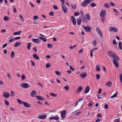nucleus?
Here are the masks:
<instances>
[{
    "mask_svg": "<svg viewBox=\"0 0 122 122\" xmlns=\"http://www.w3.org/2000/svg\"><path fill=\"white\" fill-rule=\"evenodd\" d=\"M108 55L112 57L114 59H117V61L119 60V58L117 56L116 54L111 51H109L108 52Z\"/></svg>",
    "mask_w": 122,
    "mask_h": 122,
    "instance_id": "nucleus-1",
    "label": "nucleus"
},
{
    "mask_svg": "<svg viewBox=\"0 0 122 122\" xmlns=\"http://www.w3.org/2000/svg\"><path fill=\"white\" fill-rule=\"evenodd\" d=\"M92 1V0H85L81 4V5L82 7L86 6Z\"/></svg>",
    "mask_w": 122,
    "mask_h": 122,
    "instance_id": "nucleus-2",
    "label": "nucleus"
},
{
    "mask_svg": "<svg viewBox=\"0 0 122 122\" xmlns=\"http://www.w3.org/2000/svg\"><path fill=\"white\" fill-rule=\"evenodd\" d=\"M84 19L83 20H84L86 23H87V20H90V17L89 15L88 14H86L85 16H83Z\"/></svg>",
    "mask_w": 122,
    "mask_h": 122,
    "instance_id": "nucleus-3",
    "label": "nucleus"
},
{
    "mask_svg": "<svg viewBox=\"0 0 122 122\" xmlns=\"http://www.w3.org/2000/svg\"><path fill=\"white\" fill-rule=\"evenodd\" d=\"M59 119V117L58 115H56L55 116H52L49 118V119L51 120H55L56 121H58Z\"/></svg>",
    "mask_w": 122,
    "mask_h": 122,
    "instance_id": "nucleus-4",
    "label": "nucleus"
},
{
    "mask_svg": "<svg viewBox=\"0 0 122 122\" xmlns=\"http://www.w3.org/2000/svg\"><path fill=\"white\" fill-rule=\"evenodd\" d=\"M82 26L84 29L87 32H89L91 31V28L88 26H85L84 25H83Z\"/></svg>",
    "mask_w": 122,
    "mask_h": 122,
    "instance_id": "nucleus-5",
    "label": "nucleus"
},
{
    "mask_svg": "<svg viewBox=\"0 0 122 122\" xmlns=\"http://www.w3.org/2000/svg\"><path fill=\"white\" fill-rule=\"evenodd\" d=\"M106 15V11L104 9L102 10L101 11L100 16H105Z\"/></svg>",
    "mask_w": 122,
    "mask_h": 122,
    "instance_id": "nucleus-6",
    "label": "nucleus"
},
{
    "mask_svg": "<svg viewBox=\"0 0 122 122\" xmlns=\"http://www.w3.org/2000/svg\"><path fill=\"white\" fill-rule=\"evenodd\" d=\"M87 73L86 71L80 73V76L82 78H84L87 76Z\"/></svg>",
    "mask_w": 122,
    "mask_h": 122,
    "instance_id": "nucleus-7",
    "label": "nucleus"
},
{
    "mask_svg": "<svg viewBox=\"0 0 122 122\" xmlns=\"http://www.w3.org/2000/svg\"><path fill=\"white\" fill-rule=\"evenodd\" d=\"M61 116L62 118H65L66 114V110H64L61 112Z\"/></svg>",
    "mask_w": 122,
    "mask_h": 122,
    "instance_id": "nucleus-8",
    "label": "nucleus"
},
{
    "mask_svg": "<svg viewBox=\"0 0 122 122\" xmlns=\"http://www.w3.org/2000/svg\"><path fill=\"white\" fill-rule=\"evenodd\" d=\"M109 30L111 32H112L113 31L116 32L117 31V29L115 27H110Z\"/></svg>",
    "mask_w": 122,
    "mask_h": 122,
    "instance_id": "nucleus-9",
    "label": "nucleus"
},
{
    "mask_svg": "<svg viewBox=\"0 0 122 122\" xmlns=\"http://www.w3.org/2000/svg\"><path fill=\"white\" fill-rule=\"evenodd\" d=\"M96 30L97 33L99 35V36L102 37V33L99 28L98 27H97L96 28Z\"/></svg>",
    "mask_w": 122,
    "mask_h": 122,
    "instance_id": "nucleus-10",
    "label": "nucleus"
},
{
    "mask_svg": "<svg viewBox=\"0 0 122 122\" xmlns=\"http://www.w3.org/2000/svg\"><path fill=\"white\" fill-rule=\"evenodd\" d=\"M21 86L23 88H27L29 87V85L26 83H23L21 85Z\"/></svg>",
    "mask_w": 122,
    "mask_h": 122,
    "instance_id": "nucleus-11",
    "label": "nucleus"
},
{
    "mask_svg": "<svg viewBox=\"0 0 122 122\" xmlns=\"http://www.w3.org/2000/svg\"><path fill=\"white\" fill-rule=\"evenodd\" d=\"M3 96L5 98H8L10 97V95L9 93L8 92H4Z\"/></svg>",
    "mask_w": 122,
    "mask_h": 122,
    "instance_id": "nucleus-12",
    "label": "nucleus"
},
{
    "mask_svg": "<svg viewBox=\"0 0 122 122\" xmlns=\"http://www.w3.org/2000/svg\"><path fill=\"white\" fill-rule=\"evenodd\" d=\"M61 6L62 8V10L64 13H66L67 12V9L66 7L64 4L61 5Z\"/></svg>",
    "mask_w": 122,
    "mask_h": 122,
    "instance_id": "nucleus-13",
    "label": "nucleus"
},
{
    "mask_svg": "<svg viewBox=\"0 0 122 122\" xmlns=\"http://www.w3.org/2000/svg\"><path fill=\"white\" fill-rule=\"evenodd\" d=\"M71 19L74 25H76V21L74 16H71Z\"/></svg>",
    "mask_w": 122,
    "mask_h": 122,
    "instance_id": "nucleus-14",
    "label": "nucleus"
},
{
    "mask_svg": "<svg viewBox=\"0 0 122 122\" xmlns=\"http://www.w3.org/2000/svg\"><path fill=\"white\" fill-rule=\"evenodd\" d=\"M117 59H114L113 60V62L115 66L116 67H118V62L117 61Z\"/></svg>",
    "mask_w": 122,
    "mask_h": 122,
    "instance_id": "nucleus-15",
    "label": "nucleus"
},
{
    "mask_svg": "<svg viewBox=\"0 0 122 122\" xmlns=\"http://www.w3.org/2000/svg\"><path fill=\"white\" fill-rule=\"evenodd\" d=\"M36 95V92L34 90L32 91L31 92L30 94L31 96L32 97H34Z\"/></svg>",
    "mask_w": 122,
    "mask_h": 122,
    "instance_id": "nucleus-16",
    "label": "nucleus"
},
{
    "mask_svg": "<svg viewBox=\"0 0 122 122\" xmlns=\"http://www.w3.org/2000/svg\"><path fill=\"white\" fill-rule=\"evenodd\" d=\"M32 41L34 43H40V40L38 39H33L32 40Z\"/></svg>",
    "mask_w": 122,
    "mask_h": 122,
    "instance_id": "nucleus-17",
    "label": "nucleus"
},
{
    "mask_svg": "<svg viewBox=\"0 0 122 122\" xmlns=\"http://www.w3.org/2000/svg\"><path fill=\"white\" fill-rule=\"evenodd\" d=\"M46 116L47 115L45 114L42 115H41L39 117H38V118L39 119H44L46 118Z\"/></svg>",
    "mask_w": 122,
    "mask_h": 122,
    "instance_id": "nucleus-18",
    "label": "nucleus"
},
{
    "mask_svg": "<svg viewBox=\"0 0 122 122\" xmlns=\"http://www.w3.org/2000/svg\"><path fill=\"white\" fill-rule=\"evenodd\" d=\"M23 105L25 107H30L31 106L30 104L25 102H24Z\"/></svg>",
    "mask_w": 122,
    "mask_h": 122,
    "instance_id": "nucleus-19",
    "label": "nucleus"
},
{
    "mask_svg": "<svg viewBox=\"0 0 122 122\" xmlns=\"http://www.w3.org/2000/svg\"><path fill=\"white\" fill-rule=\"evenodd\" d=\"M90 88L89 86H87L85 88L84 92L85 93H86L89 92L90 90Z\"/></svg>",
    "mask_w": 122,
    "mask_h": 122,
    "instance_id": "nucleus-20",
    "label": "nucleus"
},
{
    "mask_svg": "<svg viewBox=\"0 0 122 122\" xmlns=\"http://www.w3.org/2000/svg\"><path fill=\"white\" fill-rule=\"evenodd\" d=\"M82 89V87L81 86H80L78 88L77 90L76 91V92L78 93L81 91Z\"/></svg>",
    "mask_w": 122,
    "mask_h": 122,
    "instance_id": "nucleus-21",
    "label": "nucleus"
},
{
    "mask_svg": "<svg viewBox=\"0 0 122 122\" xmlns=\"http://www.w3.org/2000/svg\"><path fill=\"white\" fill-rule=\"evenodd\" d=\"M36 97L37 98L38 100H39L41 101H43L45 100L44 98L40 96H36Z\"/></svg>",
    "mask_w": 122,
    "mask_h": 122,
    "instance_id": "nucleus-22",
    "label": "nucleus"
},
{
    "mask_svg": "<svg viewBox=\"0 0 122 122\" xmlns=\"http://www.w3.org/2000/svg\"><path fill=\"white\" fill-rule=\"evenodd\" d=\"M96 70L97 71H100V66L99 65L97 64V65Z\"/></svg>",
    "mask_w": 122,
    "mask_h": 122,
    "instance_id": "nucleus-23",
    "label": "nucleus"
},
{
    "mask_svg": "<svg viewBox=\"0 0 122 122\" xmlns=\"http://www.w3.org/2000/svg\"><path fill=\"white\" fill-rule=\"evenodd\" d=\"M105 85L106 86L108 87H110L112 85V82L110 81H109L107 82Z\"/></svg>",
    "mask_w": 122,
    "mask_h": 122,
    "instance_id": "nucleus-24",
    "label": "nucleus"
},
{
    "mask_svg": "<svg viewBox=\"0 0 122 122\" xmlns=\"http://www.w3.org/2000/svg\"><path fill=\"white\" fill-rule=\"evenodd\" d=\"M77 20L78 24L80 25L81 21V18L80 17L78 18L77 19Z\"/></svg>",
    "mask_w": 122,
    "mask_h": 122,
    "instance_id": "nucleus-25",
    "label": "nucleus"
},
{
    "mask_svg": "<svg viewBox=\"0 0 122 122\" xmlns=\"http://www.w3.org/2000/svg\"><path fill=\"white\" fill-rule=\"evenodd\" d=\"M21 44V43L19 42H17L15 43L14 47H15L19 46Z\"/></svg>",
    "mask_w": 122,
    "mask_h": 122,
    "instance_id": "nucleus-26",
    "label": "nucleus"
},
{
    "mask_svg": "<svg viewBox=\"0 0 122 122\" xmlns=\"http://www.w3.org/2000/svg\"><path fill=\"white\" fill-rule=\"evenodd\" d=\"M21 31H20L16 32H15L14 33V35H20L21 32Z\"/></svg>",
    "mask_w": 122,
    "mask_h": 122,
    "instance_id": "nucleus-27",
    "label": "nucleus"
},
{
    "mask_svg": "<svg viewBox=\"0 0 122 122\" xmlns=\"http://www.w3.org/2000/svg\"><path fill=\"white\" fill-rule=\"evenodd\" d=\"M39 38L41 40L43 41L44 42H46L47 40L46 39L43 38L42 37H39Z\"/></svg>",
    "mask_w": 122,
    "mask_h": 122,
    "instance_id": "nucleus-28",
    "label": "nucleus"
},
{
    "mask_svg": "<svg viewBox=\"0 0 122 122\" xmlns=\"http://www.w3.org/2000/svg\"><path fill=\"white\" fill-rule=\"evenodd\" d=\"M104 7L107 8H108L110 7L109 4L108 3H105L104 4Z\"/></svg>",
    "mask_w": 122,
    "mask_h": 122,
    "instance_id": "nucleus-29",
    "label": "nucleus"
},
{
    "mask_svg": "<svg viewBox=\"0 0 122 122\" xmlns=\"http://www.w3.org/2000/svg\"><path fill=\"white\" fill-rule=\"evenodd\" d=\"M33 56L34 58L37 60H38L39 58L38 55L36 54L33 55Z\"/></svg>",
    "mask_w": 122,
    "mask_h": 122,
    "instance_id": "nucleus-30",
    "label": "nucleus"
},
{
    "mask_svg": "<svg viewBox=\"0 0 122 122\" xmlns=\"http://www.w3.org/2000/svg\"><path fill=\"white\" fill-rule=\"evenodd\" d=\"M92 43L94 47H95L97 45V42L95 40H94V41H92Z\"/></svg>",
    "mask_w": 122,
    "mask_h": 122,
    "instance_id": "nucleus-31",
    "label": "nucleus"
},
{
    "mask_svg": "<svg viewBox=\"0 0 122 122\" xmlns=\"http://www.w3.org/2000/svg\"><path fill=\"white\" fill-rule=\"evenodd\" d=\"M17 101L20 104H23V102H23L21 100H20L19 99H17Z\"/></svg>",
    "mask_w": 122,
    "mask_h": 122,
    "instance_id": "nucleus-32",
    "label": "nucleus"
},
{
    "mask_svg": "<svg viewBox=\"0 0 122 122\" xmlns=\"http://www.w3.org/2000/svg\"><path fill=\"white\" fill-rule=\"evenodd\" d=\"M31 44V43H29L27 44V48L28 50L30 49Z\"/></svg>",
    "mask_w": 122,
    "mask_h": 122,
    "instance_id": "nucleus-33",
    "label": "nucleus"
},
{
    "mask_svg": "<svg viewBox=\"0 0 122 122\" xmlns=\"http://www.w3.org/2000/svg\"><path fill=\"white\" fill-rule=\"evenodd\" d=\"M15 55V53L13 51H12L11 54V57L12 58H13Z\"/></svg>",
    "mask_w": 122,
    "mask_h": 122,
    "instance_id": "nucleus-34",
    "label": "nucleus"
},
{
    "mask_svg": "<svg viewBox=\"0 0 122 122\" xmlns=\"http://www.w3.org/2000/svg\"><path fill=\"white\" fill-rule=\"evenodd\" d=\"M50 94L51 95V96L52 97H56L57 96L56 94L52 93H50Z\"/></svg>",
    "mask_w": 122,
    "mask_h": 122,
    "instance_id": "nucleus-35",
    "label": "nucleus"
},
{
    "mask_svg": "<svg viewBox=\"0 0 122 122\" xmlns=\"http://www.w3.org/2000/svg\"><path fill=\"white\" fill-rule=\"evenodd\" d=\"M9 17L7 16H5L4 18V20L5 21H7L9 20Z\"/></svg>",
    "mask_w": 122,
    "mask_h": 122,
    "instance_id": "nucleus-36",
    "label": "nucleus"
},
{
    "mask_svg": "<svg viewBox=\"0 0 122 122\" xmlns=\"http://www.w3.org/2000/svg\"><path fill=\"white\" fill-rule=\"evenodd\" d=\"M69 88V87L68 85H67L65 86L64 87V89H65L66 91L68 90Z\"/></svg>",
    "mask_w": 122,
    "mask_h": 122,
    "instance_id": "nucleus-37",
    "label": "nucleus"
},
{
    "mask_svg": "<svg viewBox=\"0 0 122 122\" xmlns=\"http://www.w3.org/2000/svg\"><path fill=\"white\" fill-rule=\"evenodd\" d=\"M117 95V93L116 92L111 97V98H113L116 97Z\"/></svg>",
    "mask_w": 122,
    "mask_h": 122,
    "instance_id": "nucleus-38",
    "label": "nucleus"
},
{
    "mask_svg": "<svg viewBox=\"0 0 122 122\" xmlns=\"http://www.w3.org/2000/svg\"><path fill=\"white\" fill-rule=\"evenodd\" d=\"M55 73L58 75H61V73L58 71H55Z\"/></svg>",
    "mask_w": 122,
    "mask_h": 122,
    "instance_id": "nucleus-39",
    "label": "nucleus"
},
{
    "mask_svg": "<svg viewBox=\"0 0 122 122\" xmlns=\"http://www.w3.org/2000/svg\"><path fill=\"white\" fill-rule=\"evenodd\" d=\"M21 80L22 81H23L25 78V76L23 75L22 74L21 76Z\"/></svg>",
    "mask_w": 122,
    "mask_h": 122,
    "instance_id": "nucleus-40",
    "label": "nucleus"
},
{
    "mask_svg": "<svg viewBox=\"0 0 122 122\" xmlns=\"http://www.w3.org/2000/svg\"><path fill=\"white\" fill-rule=\"evenodd\" d=\"M50 66L51 65L49 63H47L46 65V67L47 68H49Z\"/></svg>",
    "mask_w": 122,
    "mask_h": 122,
    "instance_id": "nucleus-41",
    "label": "nucleus"
},
{
    "mask_svg": "<svg viewBox=\"0 0 122 122\" xmlns=\"http://www.w3.org/2000/svg\"><path fill=\"white\" fill-rule=\"evenodd\" d=\"M14 92L13 91H12L10 93V96L13 97L14 96Z\"/></svg>",
    "mask_w": 122,
    "mask_h": 122,
    "instance_id": "nucleus-42",
    "label": "nucleus"
},
{
    "mask_svg": "<svg viewBox=\"0 0 122 122\" xmlns=\"http://www.w3.org/2000/svg\"><path fill=\"white\" fill-rule=\"evenodd\" d=\"M114 122H120V120L119 118L115 119Z\"/></svg>",
    "mask_w": 122,
    "mask_h": 122,
    "instance_id": "nucleus-43",
    "label": "nucleus"
},
{
    "mask_svg": "<svg viewBox=\"0 0 122 122\" xmlns=\"http://www.w3.org/2000/svg\"><path fill=\"white\" fill-rule=\"evenodd\" d=\"M100 76L99 74H97L96 75V78L97 79H99L100 78Z\"/></svg>",
    "mask_w": 122,
    "mask_h": 122,
    "instance_id": "nucleus-44",
    "label": "nucleus"
},
{
    "mask_svg": "<svg viewBox=\"0 0 122 122\" xmlns=\"http://www.w3.org/2000/svg\"><path fill=\"white\" fill-rule=\"evenodd\" d=\"M47 47L48 48H52L53 46H52L51 44L50 43H49L48 44Z\"/></svg>",
    "mask_w": 122,
    "mask_h": 122,
    "instance_id": "nucleus-45",
    "label": "nucleus"
},
{
    "mask_svg": "<svg viewBox=\"0 0 122 122\" xmlns=\"http://www.w3.org/2000/svg\"><path fill=\"white\" fill-rule=\"evenodd\" d=\"M96 4L95 3H92L91 4V6L92 7H94L96 6Z\"/></svg>",
    "mask_w": 122,
    "mask_h": 122,
    "instance_id": "nucleus-46",
    "label": "nucleus"
},
{
    "mask_svg": "<svg viewBox=\"0 0 122 122\" xmlns=\"http://www.w3.org/2000/svg\"><path fill=\"white\" fill-rule=\"evenodd\" d=\"M5 104L6 105H9V103L5 99Z\"/></svg>",
    "mask_w": 122,
    "mask_h": 122,
    "instance_id": "nucleus-47",
    "label": "nucleus"
},
{
    "mask_svg": "<svg viewBox=\"0 0 122 122\" xmlns=\"http://www.w3.org/2000/svg\"><path fill=\"white\" fill-rule=\"evenodd\" d=\"M113 45H115L117 44V43H116V40L115 39H114L113 41Z\"/></svg>",
    "mask_w": 122,
    "mask_h": 122,
    "instance_id": "nucleus-48",
    "label": "nucleus"
},
{
    "mask_svg": "<svg viewBox=\"0 0 122 122\" xmlns=\"http://www.w3.org/2000/svg\"><path fill=\"white\" fill-rule=\"evenodd\" d=\"M101 18V20L103 22H104L105 20V16H102Z\"/></svg>",
    "mask_w": 122,
    "mask_h": 122,
    "instance_id": "nucleus-49",
    "label": "nucleus"
},
{
    "mask_svg": "<svg viewBox=\"0 0 122 122\" xmlns=\"http://www.w3.org/2000/svg\"><path fill=\"white\" fill-rule=\"evenodd\" d=\"M98 47H95L92 49L91 50V51L92 52H93L94 51H95V50H97L98 49Z\"/></svg>",
    "mask_w": 122,
    "mask_h": 122,
    "instance_id": "nucleus-50",
    "label": "nucleus"
},
{
    "mask_svg": "<svg viewBox=\"0 0 122 122\" xmlns=\"http://www.w3.org/2000/svg\"><path fill=\"white\" fill-rule=\"evenodd\" d=\"M34 20H37L39 19V17L37 16H35L34 17Z\"/></svg>",
    "mask_w": 122,
    "mask_h": 122,
    "instance_id": "nucleus-51",
    "label": "nucleus"
},
{
    "mask_svg": "<svg viewBox=\"0 0 122 122\" xmlns=\"http://www.w3.org/2000/svg\"><path fill=\"white\" fill-rule=\"evenodd\" d=\"M14 38H12L11 39H10V40H9V43H10L12 41H14Z\"/></svg>",
    "mask_w": 122,
    "mask_h": 122,
    "instance_id": "nucleus-52",
    "label": "nucleus"
},
{
    "mask_svg": "<svg viewBox=\"0 0 122 122\" xmlns=\"http://www.w3.org/2000/svg\"><path fill=\"white\" fill-rule=\"evenodd\" d=\"M120 79L121 82L122 83V74H120Z\"/></svg>",
    "mask_w": 122,
    "mask_h": 122,
    "instance_id": "nucleus-53",
    "label": "nucleus"
},
{
    "mask_svg": "<svg viewBox=\"0 0 122 122\" xmlns=\"http://www.w3.org/2000/svg\"><path fill=\"white\" fill-rule=\"evenodd\" d=\"M70 69L72 71H74L75 70V69L74 68L72 67L71 66H69Z\"/></svg>",
    "mask_w": 122,
    "mask_h": 122,
    "instance_id": "nucleus-54",
    "label": "nucleus"
},
{
    "mask_svg": "<svg viewBox=\"0 0 122 122\" xmlns=\"http://www.w3.org/2000/svg\"><path fill=\"white\" fill-rule=\"evenodd\" d=\"M20 36L15 37V38H14V39L15 40H18L20 39Z\"/></svg>",
    "mask_w": 122,
    "mask_h": 122,
    "instance_id": "nucleus-55",
    "label": "nucleus"
},
{
    "mask_svg": "<svg viewBox=\"0 0 122 122\" xmlns=\"http://www.w3.org/2000/svg\"><path fill=\"white\" fill-rule=\"evenodd\" d=\"M122 42H121L120 41L119 42L118 44V46L119 47V48H120V47H121L122 46Z\"/></svg>",
    "mask_w": 122,
    "mask_h": 122,
    "instance_id": "nucleus-56",
    "label": "nucleus"
},
{
    "mask_svg": "<svg viewBox=\"0 0 122 122\" xmlns=\"http://www.w3.org/2000/svg\"><path fill=\"white\" fill-rule=\"evenodd\" d=\"M49 15H50L53 16L54 15V13L52 11H51L49 13Z\"/></svg>",
    "mask_w": 122,
    "mask_h": 122,
    "instance_id": "nucleus-57",
    "label": "nucleus"
},
{
    "mask_svg": "<svg viewBox=\"0 0 122 122\" xmlns=\"http://www.w3.org/2000/svg\"><path fill=\"white\" fill-rule=\"evenodd\" d=\"M110 5L112 6H114L115 5L112 2H110Z\"/></svg>",
    "mask_w": 122,
    "mask_h": 122,
    "instance_id": "nucleus-58",
    "label": "nucleus"
},
{
    "mask_svg": "<svg viewBox=\"0 0 122 122\" xmlns=\"http://www.w3.org/2000/svg\"><path fill=\"white\" fill-rule=\"evenodd\" d=\"M60 1H61V4L62 5L64 4V3H65V1L64 0H60Z\"/></svg>",
    "mask_w": 122,
    "mask_h": 122,
    "instance_id": "nucleus-59",
    "label": "nucleus"
},
{
    "mask_svg": "<svg viewBox=\"0 0 122 122\" xmlns=\"http://www.w3.org/2000/svg\"><path fill=\"white\" fill-rule=\"evenodd\" d=\"M7 44H5L4 45H3L2 46V47L3 48H4L5 47H6L7 46Z\"/></svg>",
    "mask_w": 122,
    "mask_h": 122,
    "instance_id": "nucleus-60",
    "label": "nucleus"
},
{
    "mask_svg": "<svg viewBox=\"0 0 122 122\" xmlns=\"http://www.w3.org/2000/svg\"><path fill=\"white\" fill-rule=\"evenodd\" d=\"M79 15V13H76L75 12L74 14V15L75 16H76L77 15Z\"/></svg>",
    "mask_w": 122,
    "mask_h": 122,
    "instance_id": "nucleus-61",
    "label": "nucleus"
},
{
    "mask_svg": "<svg viewBox=\"0 0 122 122\" xmlns=\"http://www.w3.org/2000/svg\"><path fill=\"white\" fill-rule=\"evenodd\" d=\"M53 7L55 9H58V8L57 6L56 5H54L53 6Z\"/></svg>",
    "mask_w": 122,
    "mask_h": 122,
    "instance_id": "nucleus-62",
    "label": "nucleus"
},
{
    "mask_svg": "<svg viewBox=\"0 0 122 122\" xmlns=\"http://www.w3.org/2000/svg\"><path fill=\"white\" fill-rule=\"evenodd\" d=\"M104 107L106 109H107L108 108V105L107 104H105L104 105Z\"/></svg>",
    "mask_w": 122,
    "mask_h": 122,
    "instance_id": "nucleus-63",
    "label": "nucleus"
},
{
    "mask_svg": "<svg viewBox=\"0 0 122 122\" xmlns=\"http://www.w3.org/2000/svg\"><path fill=\"white\" fill-rule=\"evenodd\" d=\"M10 110L12 111H14L15 110V109L12 107H10Z\"/></svg>",
    "mask_w": 122,
    "mask_h": 122,
    "instance_id": "nucleus-64",
    "label": "nucleus"
}]
</instances>
